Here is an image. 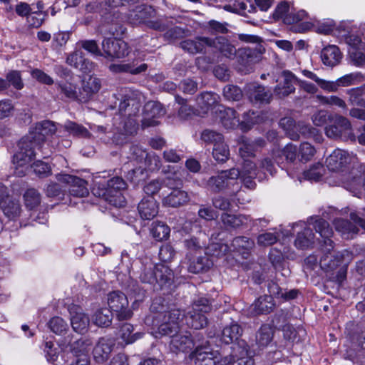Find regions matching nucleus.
<instances>
[{
    "label": "nucleus",
    "mask_w": 365,
    "mask_h": 365,
    "mask_svg": "<svg viewBox=\"0 0 365 365\" xmlns=\"http://www.w3.org/2000/svg\"><path fill=\"white\" fill-rule=\"evenodd\" d=\"M150 313L145 318V323L151 326L156 334L170 335V348L173 352H187L194 346L190 333L175 334L180 327L181 311L170 308L161 297L155 298L150 305Z\"/></svg>",
    "instance_id": "nucleus-1"
},
{
    "label": "nucleus",
    "mask_w": 365,
    "mask_h": 365,
    "mask_svg": "<svg viewBox=\"0 0 365 365\" xmlns=\"http://www.w3.org/2000/svg\"><path fill=\"white\" fill-rule=\"evenodd\" d=\"M309 224H313L316 232L322 238L321 246L326 254L321 259V267L333 270L338 266H341L336 277L339 282H343L346 276L347 266L353 259L352 253L348 250H344L329 257L327 254L330 253L334 248V242L331 239L333 235V230L329 224L322 218H317L314 222H309Z\"/></svg>",
    "instance_id": "nucleus-2"
},
{
    "label": "nucleus",
    "mask_w": 365,
    "mask_h": 365,
    "mask_svg": "<svg viewBox=\"0 0 365 365\" xmlns=\"http://www.w3.org/2000/svg\"><path fill=\"white\" fill-rule=\"evenodd\" d=\"M357 161L356 155L346 150L336 148L326 159V165L330 171L338 173L341 183L354 195H358L361 187V178L351 175L350 168Z\"/></svg>",
    "instance_id": "nucleus-3"
},
{
    "label": "nucleus",
    "mask_w": 365,
    "mask_h": 365,
    "mask_svg": "<svg viewBox=\"0 0 365 365\" xmlns=\"http://www.w3.org/2000/svg\"><path fill=\"white\" fill-rule=\"evenodd\" d=\"M173 277V272L167 265L153 264L152 262L145 264L140 274L143 283L158 285L160 289L170 284Z\"/></svg>",
    "instance_id": "nucleus-4"
},
{
    "label": "nucleus",
    "mask_w": 365,
    "mask_h": 365,
    "mask_svg": "<svg viewBox=\"0 0 365 365\" xmlns=\"http://www.w3.org/2000/svg\"><path fill=\"white\" fill-rule=\"evenodd\" d=\"M210 310V301L207 298L199 297L194 300L190 311L186 314L181 313L180 323L185 319L187 327L195 329H200L207 325V319L205 314L208 313Z\"/></svg>",
    "instance_id": "nucleus-5"
},
{
    "label": "nucleus",
    "mask_w": 365,
    "mask_h": 365,
    "mask_svg": "<svg viewBox=\"0 0 365 365\" xmlns=\"http://www.w3.org/2000/svg\"><path fill=\"white\" fill-rule=\"evenodd\" d=\"M240 175V170L237 168L222 170L217 175L210 177L207 180V185L214 192H219L232 187V192L237 193L241 188L238 182Z\"/></svg>",
    "instance_id": "nucleus-6"
},
{
    "label": "nucleus",
    "mask_w": 365,
    "mask_h": 365,
    "mask_svg": "<svg viewBox=\"0 0 365 365\" xmlns=\"http://www.w3.org/2000/svg\"><path fill=\"white\" fill-rule=\"evenodd\" d=\"M155 15V9L148 5L137 6L128 14V21L133 25L145 24L148 27L155 30H163L164 26L159 21L150 19Z\"/></svg>",
    "instance_id": "nucleus-7"
},
{
    "label": "nucleus",
    "mask_w": 365,
    "mask_h": 365,
    "mask_svg": "<svg viewBox=\"0 0 365 365\" xmlns=\"http://www.w3.org/2000/svg\"><path fill=\"white\" fill-rule=\"evenodd\" d=\"M190 359L194 365H227L232 361L231 356L230 361L220 359L217 352L207 346H197L190 354Z\"/></svg>",
    "instance_id": "nucleus-8"
},
{
    "label": "nucleus",
    "mask_w": 365,
    "mask_h": 365,
    "mask_svg": "<svg viewBox=\"0 0 365 365\" xmlns=\"http://www.w3.org/2000/svg\"><path fill=\"white\" fill-rule=\"evenodd\" d=\"M117 100L120 101L119 110L121 113L126 112L127 109L130 106L128 110V115L131 116L139 111L141 105V93L138 91H133L128 88H121L117 94L114 95Z\"/></svg>",
    "instance_id": "nucleus-9"
},
{
    "label": "nucleus",
    "mask_w": 365,
    "mask_h": 365,
    "mask_svg": "<svg viewBox=\"0 0 365 365\" xmlns=\"http://www.w3.org/2000/svg\"><path fill=\"white\" fill-rule=\"evenodd\" d=\"M19 150L13 157V164L18 168L29 165L34 158L35 149L39 148L26 137L23 138L19 143Z\"/></svg>",
    "instance_id": "nucleus-10"
},
{
    "label": "nucleus",
    "mask_w": 365,
    "mask_h": 365,
    "mask_svg": "<svg viewBox=\"0 0 365 365\" xmlns=\"http://www.w3.org/2000/svg\"><path fill=\"white\" fill-rule=\"evenodd\" d=\"M350 218L354 223L341 218H336L333 222L336 230L340 233L342 237L346 239L352 238L354 235L357 234L359 231L357 225L365 230L364 220L354 212L350 213Z\"/></svg>",
    "instance_id": "nucleus-11"
},
{
    "label": "nucleus",
    "mask_w": 365,
    "mask_h": 365,
    "mask_svg": "<svg viewBox=\"0 0 365 365\" xmlns=\"http://www.w3.org/2000/svg\"><path fill=\"white\" fill-rule=\"evenodd\" d=\"M101 46L103 56L107 58H121L130 53L128 43L121 39L106 38L102 41Z\"/></svg>",
    "instance_id": "nucleus-12"
},
{
    "label": "nucleus",
    "mask_w": 365,
    "mask_h": 365,
    "mask_svg": "<svg viewBox=\"0 0 365 365\" xmlns=\"http://www.w3.org/2000/svg\"><path fill=\"white\" fill-rule=\"evenodd\" d=\"M131 158L140 163H143V171L148 170L155 171L160 169L161 162L160 158L155 153H148L139 145H133L130 148Z\"/></svg>",
    "instance_id": "nucleus-13"
},
{
    "label": "nucleus",
    "mask_w": 365,
    "mask_h": 365,
    "mask_svg": "<svg viewBox=\"0 0 365 365\" xmlns=\"http://www.w3.org/2000/svg\"><path fill=\"white\" fill-rule=\"evenodd\" d=\"M108 304L111 310L116 312L120 320L128 319L132 317V311L128 309V300L123 292H110L108 296Z\"/></svg>",
    "instance_id": "nucleus-14"
},
{
    "label": "nucleus",
    "mask_w": 365,
    "mask_h": 365,
    "mask_svg": "<svg viewBox=\"0 0 365 365\" xmlns=\"http://www.w3.org/2000/svg\"><path fill=\"white\" fill-rule=\"evenodd\" d=\"M56 179L58 182L68 186V190L71 195L78 197H84L89 193L87 182L78 177L68 174H58Z\"/></svg>",
    "instance_id": "nucleus-15"
},
{
    "label": "nucleus",
    "mask_w": 365,
    "mask_h": 365,
    "mask_svg": "<svg viewBox=\"0 0 365 365\" xmlns=\"http://www.w3.org/2000/svg\"><path fill=\"white\" fill-rule=\"evenodd\" d=\"M56 131V125L50 120H44L36 124L32 130L26 137L36 145L41 147L47 136L52 135Z\"/></svg>",
    "instance_id": "nucleus-16"
},
{
    "label": "nucleus",
    "mask_w": 365,
    "mask_h": 365,
    "mask_svg": "<svg viewBox=\"0 0 365 365\" xmlns=\"http://www.w3.org/2000/svg\"><path fill=\"white\" fill-rule=\"evenodd\" d=\"M330 125L326 126L325 133L329 138H339L350 131L351 125L350 121L345 117L340 115H332L330 119Z\"/></svg>",
    "instance_id": "nucleus-17"
},
{
    "label": "nucleus",
    "mask_w": 365,
    "mask_h": 365,
    "mask_svg": "<svg viewBox=\"0 0 365 365\" xmlns=\"http://www.w3.org/2000/svg\"><path fill=\"white\" fill-rule=\"evenodd\" d=\"M164 114L165 110L160 103L155 101L148 102L143 108L142 126L148 128L157 125L158 124V118L163 116Z\"/></svg>",
    "instance_id": "nucleus-18"
},
{
    "label": "nucleus",
    "mask_w": 365,
    "mask_h": 365,
    "mask_svg": "<svg viewBox=\"0 0 365 365\" xmlns=\"http://www.w3.org/2000/svg\"><path fill=\"white\" fill-rule=\"evenodd\" d=\"M239 178L241 179L245 186L249 189H254L256 183L254 179L257 178L259 180L263 179L259 167L257 168L252 161L245 159L242 170L240 171Z\"/></svg>",
    "instance_id": "nucleus-19"
},
{
    "label": "nucleus",
    "mask_w": 365,
    "mask_h": 365,
    "mask_svg": "<svg viewBox=\"0 0 365 365\" xmlns=\"http://www.w3.org/2000/svg\"><path fill=\"white\" fill-rule=\"evenodd\" d=\"M232 365H255L252 351L248 349L245 341H240L232 347Z\"/></svg>",
    "instance_id": "nucleus-20"
},
{
    "label": "nucleus",
    "mask_w": 365,
    "mask_h": 365,
    "mask_svg": "<svg viewBox=\"0 0 365 365\" xmlns=\"http://www.w3.org/2000/svg\"><path fill=\"white\" fill-rule=\"evenodd\" d=\"M246 95L250 101L253 104L269 103L272 94L269 91L258 83H250L246 87Z\"/></svg>",
    "instance_id": "nucleus-21"
},
{
    "label": "nucleus",
    "mask_w": 365,
    "mask_h": 365,
    "mask_svg": "<svg viewBox=\"0 0 365 365\" xmlns=\"http://www.w3.org/2000/svg\"><path fill=\"white\" fill-rule=\"evenodd\" d=\"M283 81L274 88L275 95L279 98L289 96L295 91L294 83L297 78L289 71H284L282 73Z\"/></svg>",
    "instance_id": "nucleus-22"
},
{
    "label": "nucleus",
    "mask_w": 365,
    "mask_h": 365,
    "mask_svg": "<svg viewBox=\"0 0 365 365\" xmlns=\"http://www.w3.org/2000/svg\"><path fill=\"white\" fill-rule=\"evenodd\" d=\"M209 46L220 53L223 56L228 58H233L237 53L234 45L224 36H217L215 38H210Z\"/></svg>",
    "instance_id": "nucleus-23"
},
{
    "label": "nucleus",
    "mask_w": 365,
    "mask_h": 365,
    "mask_svg": "<svg viewBox=\"0 0 365 365\" xmlns=\"http://www.w3.org/2000/svg\"><path fill=\"white\" fill-rule=\"evenodd\" d=\"M158 204L151 196L144 197L138 204V210L143 220H150L158 213Z\"/></svg>",
    "instance_id": "nucleus-24"
},
{
    "label": "nucleus",
    "mask_w": 365,
    "mask_h": 365,
    "mask_svg": "<svg viewBox=\"0 0 365 365\" xmlns=\"http://www.w3.org/2000/svg\"><path fill=\"white\" fill-rule=\"evenodd\" d=\"M56 86L60 93L65 98L80 101V88L76 83L75 78L71 77L69 80L59 81L56 83Z\"/></svg>",
    "instance_id": "nucleus-25"
},
{
    "label": "nucleus",
    "mask_w": 365,
    "mask_h": 365,
    "mask_svg": "<svg viewBox=\"0 0 365 365\" xmlns=\"http://www.w3.org/2000/svg\"><path fill=\"white\" fill-rule=\"evenodd\" d=\"M113 343L110 339L100 338L93 350V355L97 363L106 361L113 349Z\"/></svg>",
    "instance_id": "nucleus-26"
},
{
    "label": "nucleus",
    "mask_w": 365,
    "mask_h": 365,
    "mask_svg": "<svg viewBox=\"0 0 365 365\" xmlns=\"http://www.w3.org/2000/svg\"><path fill=\"white\" fill-rule=\"evenodd\" d=\"M236 55L238 63L247 67L259 62L261 60L262 53L257 49L242 48L238 50Z\"/></svg>",
    "instance_id": "nucleus-27"
},
{
    "label": "nucleus",
    "mask_w": 365,
    "mask_h": 365,
    "mask_svg": "<svg viewBox=\"0 0 365 365\" xmlns=\"http://www.w3.org/2000/svg\"><path fill=\"white\" fill-rule=\"evenodd\" d=\"M342 58V53L335 45H329L321 51V59L324 65L334 67L338 65Z\"/></svg>",
    "instance_id": "nucleus-28"
},
{
    "label": "nucleus",
    "mask_w": 365,
    "mask_h": 365,
    "mask_svg": "<svg viewBox=\"0 0 365 365\" xmlns=\"http://www.w3.org/2000/svg\"><path fill=\"white\" fill-rule=\"evenodd\" d=\"M190 201L188 193L180 188H173V190L165 197L163 202L165 205L178 207L187 204Z\"/></svg>",
    "instance_id": "nucleus-29"
},
{
    "label": "nucleus",
    "mask_w": 365,
    "mask_h": 365,
    "mask_svg": "<svg viewBox=\"0 0 365 365\" xmlns=\"http://www.w3.org/2000/svg\"><path fill=\"white\" fill-rule=\"evenodd\" d=\"M298 148L292 143L287 144L282 150L276 149L272 151L274 162L280 166L285 160L287 163H293L297 157Z\"/></svg>",
    "instance_id": "nucleus-30"
},
{
    "label": "nucleus",
    "mask_w": 365,
    "mask_h": 365,
    "mask_svg": "<svg viewBox=\"0 0 365 365\" xmlns=\"http://www.w3.org/2000/svg\"><path fill=\"white\" fill-rule=\"evenodd\" d=\"M210 43L209 37L199 36L194 39H187L180 43L181 48L192 54L202 53Z\"/></svg>",
    "instance_id": "nucleus-31"
},
{
    "label": "nucleus",
    "mask_w": 365,
    "mask_h": 365,
    "mask_svg": "<svg viewBox=\"0 0 365 365\" xmlns=\"http://www.w3.org/2000/svg\"><path fill=\"white\" fill-rule=\"evenodd\" d=\"M273 298L270 295L259 297L251 306V313L254 315L267 314L274 308Z\"/></svg>",
    "instance_id": "nucleus-32"
},
{
    "label": "nucleus",
    "mask_w": 365,
    "mask_h": 365,
    "mask_svg": "<svg viewBox=\"0 0 365 365\" xmlns=\"http://www.w3.org/2000/svg\"><path fill=\"white\" fill-rule=\"evenodd\" d=\"M217 112H219L221 123L225 128L233 129L240 126V119L233 108L220 106L218 108Z\"/></svg>",
    "instance_id": "nucleus-33"
},
{
    "label": "nucleus",
    "mask_w": 365,
    "mask_h": 365,
    "mask_svg": "<svg viewBox=\"0 0 365 365\" xmlns=\"http://www.w3.org/2000/svg\"><path fill=\"white\" fill-rule=\"evenodd\" d=\"M100 88L101 81L96 77L90 76L87 80L83 81L82 89L79 90L80 102H87Z\"/></svg>",
    "instance_id": "nucleus-34"
},
{
    "label": "nucleus",
    "mask_w": 365,
    "mask_h": 365,
    "mask_svg": "<svg viewBox=\"0 0 365 365\" xmlns=\"http://www.w3.org/2000/svg\"><path fill=\"white\" fill-rule=\"evenodd\" d=\"M293 6L287 1L279 3L272 14L276 21L282 20L286 24H293V19L291 18Z\"/></svg>",
    "instance_id": "nucleus-35"
},
{
    "label": "nucleus",
    "mask_w": 365,
    "mask_h": 365,
    "mask_svg": "<svg viewBox=\"0 0 365 365\" xmlns=\"http://www.w3.org/2000/svg\"><path fill=\"white\" fill-rule=\"evenodd\" d=\"M126 188L125 182L119 177H114L107 182V187L101 192H96V189L93 190V192L95 195H98L99 196H113L118 194L120 190Z\"/></svg>",
    "instance_id": "nucleus-36"
},
{
    "label": "nucleus",
    "mask_w": 365,
    "mask_h": 365,
    "mask_svg": "<svg viewBox=\"0 0 365 365\" xmlns=\"http://www.w3.org/2000/svg\"><path fill=\"white\" fill-rule=\"evenodd\" d=\"M254 246V241L244 236L234 238L231 243L233 251L239 252L245 259L248 257L249 253Z\"/></svg>",
    "instance_id": "nucleus-37"
},
{
    "label": "nucleus",
    "mask_w": 365,
    "mask_h": 365,
    "mask_svg": "<svg viewBox=\"0 0 365 365\" xmlns=\"http://www.w3.org/2000/svg\"><path fill=\"white\" fill-rule=\"evenodd\" d=\"M242 329L240 327L239 324L237 323L231 324L229 326H226L222 331V336L221 340L227 344L233 343L235 341H237V343H235L234 345L232 346V348L240 341H238L239 337L242 334ZM243 340H240V341H242Z\"/></svg>",
    "instance_id": "nucleus-38"
},
{
    "label": "nucleus",
    "mask_w": 365,
    "mask_h": 365,
    "mask_svg": "<svg viewBox=\"0 0 365 365\" xmlns=\"http://www.w3.org/2000/svg\"><path fill=\"white\" fill-rule=\"evenodd\" d=\"M71 324L76 332L83 334L88 329L90 319L86 314L81 312H76L75 314H71Z\"/></svg>",
    "instance_id": "nucleus-39"
},
{
    "label": "nucleus",
    "mask_w": 365,
    "mask_h": 365,
    "mask_svg": "<svg viewBox=\"0 0 365 365\" xmlns=\"http://www.w3.org/2000/svg\"><path fill=\"white\" fill-rule=\"evenodd\" d=\"M274 331L269 325H262L256 333V344L259 349L267 347L272 341Z\"/></svg>",
    "instance_id": "nucleus-40"
},
{
    "label": "nucleus",
    "mask_w": 365,
    "mask_h": 365,
    "mask_svg": "<svg viewBox=\"0 0 365 365\" xmlns=\"http://www.w3.org/2000/svg\"><path fill=\"white\" fill-rule=\"evenodd\" d=\"M91 345L90 339L81 338L70 344V351L76 357L88 356Z\"/></svg>",
    "instance_id": "nucleus-41"
},
{
    "label": "nucleus",
    "mask_w": 365,
    "mask_h": 365,
    "mask_svg": "<svg viewBox=\"0 0 365 365\" xmlns=\"http://www.w3.org/2000/svg\"><path fill=\"white\" fill-rule=\"evenodd\" d=\"M314 235L309 227H304V230L297 234L294 245L299 249H307L314 242Z\"/></svg>",
    "instance_id": "nucleus-42"
},
{
    "label": "nucleus",
    "mask_w": 365,
    "mask_h": 365,
    "mask_svg": "<svg viewBox=\"0 0 365 365\" xmlns=\"http://www.w3.org/2000/svg\"><path fill=\"white\" fill-rule=\"evenodd\" d=\"M346 93L349 96L348 101L350 105L365 108V98L362 97L365 94V84L348 89Z\"/></svg>",
    "instance_id": "nucleus-43"
},
{
    "label": "nucleus",
    "mask_w": 365,
    "mask_h": 365,
    "mask_svg": "<svg viewBox=\"0 0 365 365\" xmlns=\"http://www.w3.org/2000/svg\"><path fill=\"white\" fill-rule=\"evenodd\" d=\"M220 100L218 94L212 92H204L197 98V103L202 110H208L217 104Z\"/></svg>",
    "instance_id": "nucleus-44"
},
{
    "label": "nucleus",
    "mask_w": 365,
    "mask_h": 365,
    "mask_svg": "<svg viewBox=\"0 0 365 365\" xmlns=\"http://www.w3.org/2000/svg\"><path fill=\"white\" fill-rule=\"evenodd\" d=\"M66 63L82 71H86L89 64V61L84 58L83 53L79 50L70 53L66 58Z\"/></svg>",
    "instance_id": "nucleus-45"
},
{
    "label": "nucleus",
    "mask_w": 365,
    "mask_h": 365,
    "mask_svg": "<svg viewBox=\"0 0 365 365\" xmlns=\"http://www.w3.org/2000/svg\"><path fill=\"white\" fill-rule=\"evenodd\" d=\"M92 321L98 327H108L112 322V312L106 308L97 309L92 316Z\"/></svg>",
    "instance_id": "nucleus-46"
},
{
    "label": "nucleus",
    "mask_w": 365,
    "mask_h": 365,
    "mask_svg": "<svg viewBox=\"0 0 365 365\" xmlns=\"http://www.w3.org/2000/svg\"><path fill=\"white\" fill-rule=\"evenodd\" d=\"M264 141L262 139H257L255 142H250L248 140H243L239 148L240 156L245 160L246 158L255 155L256 147H262Z\"/></svg>",
    "instance_id": "nucleus-47"
},
{
    "label": "nucleus",
    "mask_w": 365,
    "mask_h": 365,
    "mask_svg": "<svg viewBox=\"0 0 365 365\" xmlns=\"http://www.w3.org/2000/svg\"><path fill=\"white\" fill-rule=\"evenodd\" d=\"M221 220L225 225L231 227H238L247 224L250 221L249 216L235 215L228 213H223L221 216Z\"/></svg>",
    "instance_id": "nucleus-48"
},
{
    "label": "nucleus",
    "mask_w": 365,
    "mask_h": 365,
    "mask_svg": "<svg viewBox=\"0 0 365 365\" xmlns=\"http://www.w3.org/2000/svg\"><path fill=\"white\" fill-rule=\"evenodd\" d=\"M170 227L164 222L156 221L152 223L150 233L156 240H167L170 236Z\"/></svg>",
    "instance_id": "nucleus-49"
},
{
    "label": "nucleus",
    "mask_w": 365,
    "mask_h": 365,
    "mask_svg": "<svg viewBox=\"0 0 365 365\" xmlns=\"http://www.w3.org/2000/svg\"><path fill=\"white\" fill-rule=\"evenodd\" d=\"M0 207L4 215L10 219H14L20 215L21 206L18 200L9 198L1 203Z\"/></svg>",
    "instance_id": "nucleus-50"
},
{
    "label": "nucleus",
    "mask_w": 365,
    "mask_h": 365,
    "mask_svg": "<svg viewBox=\"0 0 365 365\" xmlns=\"http://www.w3.org/2000/svg\"><path fill=\"white\" fill-rule=\"evenodd\" d=\"M63 128L73 136L83 138H90L91 137V134L85 127L75 122L68 120L63 125Z\"/></svg>",
    "instance_id": "nucleus-51"
},
{
    "label": "nucleus",
    "mask_w": 365,
    "mask_h": 365,
    "mask_svg": "<svg viewBox=\"0 0 365 365\" xmlns=\"http://www.w3.org/2000/svg\"><path fill=\"white\" fill-rule=\"evenodd\" d=\"M212 156L219 163H225L229 159V147L224 140L213 147Z\"/></svg>",
    "instance_id": "nucleus-52"
},
{
    "label": "nucleus",
    "mask_w": 365,
    "mask_h": 365,
    "mask_svg": "<svg viewBox=\"0 0 365 365\" xmlns=\"http://www.w3.org/2000/svg\"><path fill=\"white\" fill-rule=\"evenodd\" d=\"M324 172V165L320 163H317L304 172V177L306 180L317 182L322 179Z\"/></svg>",
    "instance_id": "nucleus-53"
},
{
    "label": "nucleus",
    "mask_w": 365,
    "mask_h": 365,
    "mask_svg": "<svg viewBox=\"0 0 365 365\" xmlns=\"http://www.w3.org/2000/svg\"><path fill=\"white\" fill-rule=\"evenodd\" d=\"M133 331V327L130 324H124L120 329V338L126 344H130L141 337L140 332L132 334Z\"/></svg>",
    "instance_id": "nucleus-54"
},
{
    "label": "nucleus",
    "mask_w": 365,
    "mask_h": 365,
    "mask_svg": "<svg viewBox=\"0 0 365 365\" xmlns=\"http://www.w3.org/2000/svg\"><path fill=\"white\" fill-rule=\"evenodd\" d=\"M25 205L32 210L36 207L41 202L40 193L35 189H28L24 195Z\"/></svg>",
    "instance_id": "nucleus-55"
},
{
    "label": "nucleus",
    "mask_w": 365,
    "mask_h": 365,
    "mask_svg": "<svg viewBox=\"0 0 365 365\" xmlns=\"http://www.w3.org/2000/svg\"><path fill=\"white\" fill-rule=\"evenodd\" d=\"M318 98L321 104L329 106L331 107H337L342 110H346L347 106L346 102L341 98L336 96H319Z\"/></svg>",
    "instance_id": "nucleus-56"
},
{
    "label": "nucleus",
    "mask_w": 365,
    "mask_h": 365,
    "mask_svg": "<svg viewBox=\"0 0 365 365\" xmlns=\"http://www.w3.org/2000/svg\"><path fill=\"white\" fill-rule=\"evenodd\" d=\"M223 96L229 101H238L242 98V91L237 86L227 85L223 88Z\"/></svg>",
    "instance_id": "nucleus-57"
},
{
    "label": "nucleus",
    "mask_w": 365,
    "mask_h": 365,
    "mask_svg": "<svg viewBox=\"0 0 365 365\" xmlns=\"http://www.w3.org/2000/svg\"><path fill=\"white\" fill-rule=\"evenodd\" d=\"M201 139L207 144H213V147L224 140L221 133L210 129H205L202 132Z\"/></svg>",
    "instance_id": "nucleus-58"
},
{
    "label": "nucleus",
    "mask_w": 365,
    "mask_h": 365,
    "mask_svg": "<svg viewBox=\"0 0 365 365\" xmlns=\"http://www.w3.org/2000/svg\"><path fill=\"white\" fill-rule=\"evenodd\" d=\"M261 122V118L259 115L252 110H249L243 115V120L240 122V128L242 130L250 129L252 125Z\"/></svg>",
    "instance_id": "nucleus-59"
},
{
    "label": "nucleus",
    "mask_w": 365,
    "mask_h": 365,
    "mask_svg": "<svg viewBox=\"0 0 365 365\" xmlns=\"http://www.w3.org/2000/svg\"><path fill=\"white\" fill-rule=\"evenodd\" d=\"M279 124L283 128L286 130L289 137L292 140H298L299 138V133L294 132L293 130L294 128L298 130V128L300 126L298 125L297 126L295 125V122L292 118H284L281 119Z\"/></svg>",
    "instance_id": "nucleus-60"
},
{
    "label": "nucleus",
    "mask_w": 365,
    "mask_h": 365,
    "mask_svg": "<svg viewBox=\"0 0 365 365\" xmlns=\"http://www.w3.org/2000/svg\"><path fill=\"white\" fill-rule=\"evenodd\" d=\"M237 193L230 195V198H226L223 196H217L212 199V205L215 208L221 210H228L232 207V204L235 202L234 197Z\"/></svg>",
    "instance_id": "nucleus-61"
},
{
    "label": "nucleus",
    "mask_w": 365,
    "mask_h": 365,
    "mask_svg": "<svg viewBox=\"0 0 365 365\" xmlns=\"http://www.w3.org/2000/svg\"><path fill=\"white\" fill-rule=\"evenodd\" d=\"M50 329L57 334H62L68 329L67 323L59 317H53L48 322Z\"/></svg>",
    "instance_id": "nucleus-62"
},
{
    "label": "nucleus",
    "mask_w": 365,
    "mask_h": 365,
    "mask_svg": "<svg viewBox=\"0 0 365 365\" xmlns=\"http://www.w3.org/2000/svg\"><path fill=\"white\" fill-rule=\"evenodd\" d=\"M299 156L302 161L307 162L310 160L316 153V149L310 143L304 142L300 144L298 149Z\"/></svg>",
    "instance_id": "nucleus-63"
},
{
    "label": "nucleus",
    "mask_w": 365,
    "mask_h": 365,
    "mask_svg": "<svg viewBox=\"0 0 365 365\" xmlns=\"http://www.w3.org/2000/svg\"><path fill=\"white\" fill-rule=\"evenodd\" d=\"M10 85H12L16 89L21 90L24 88V83L21 78V73L18 71H11L6 76V79Z\"/></svg>",
    "instance_id": "nucleus-64"
}]
</instances>
